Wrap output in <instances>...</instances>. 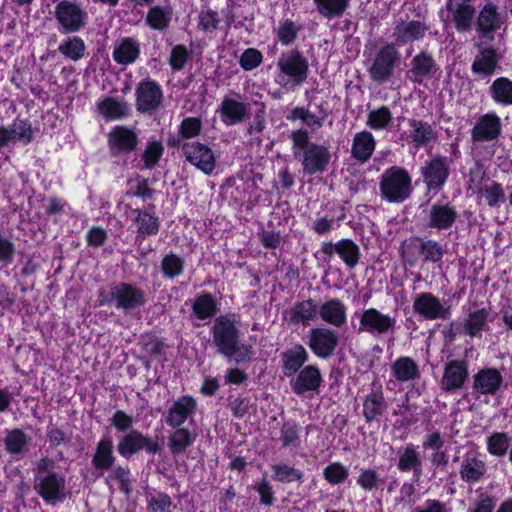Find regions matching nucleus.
Returning <instances> with one entry per match:
<instances>
[{"mask_svg": "<svg viewBox=\"0 0 512 512\" xmlns=\"http://www.w3.org/2000/svg\"><path fill=\"white\" fill-rule=\"evenodd\" d=\"M395 328V317L371 307L363 310L361 313L357 333L366 332L373 336H382L390 332L393 333Z\"/></svg>", "mask_w": 512, "mask_h": 512, "instance_id": "obj_15", "label": "nucleus"}, {"mask_svg": "<svg viewBox=\"0 0 512 512\" xmlns=\"http://www.w3.org/2000/svg\"><path fill=\"white\" fill-rule=\"evenodd\" d=\"M412 308L415 314L428 321L449 320L452 316V304L442 302L431 292L417 293Z\"/></svg>", "mask_w": 512, "mask_h": 512, "instance_id": "obj_10", "label": "nucleus"}, {"mask_svg": "<svg viewBox=\"0 0 512 512\" xmlns=\"http://www.w3.org/2000/svg\"><path fill=\"white\" fill-rule=\"evenodd\" d=\"M407 123L410 127L408 139L415 148H428L438 140V132L433 126L422 119L409 118Z\"/></svg>", "mask_w": 512, "mask_h": 512, "instance_id": "obj_26", "label": "nucleus"}, {"mask_svg": "<svg viewBox=\"0 0 512 512\" xmlns=\"http://www.w3.org/2000/svg\"><path fill=\"white\" fill-rule=\"evenodd\" d=\"M58 31L63 35L74 34L84 29L88 23L87 11L77 0H61L54 10Z\"/></svg>", "mask_w": 512, "mask_h": 512, "instance_id": "obj_4", "label": "nucleus"}, {"mask_svg": "<svg viewBox=\"0 0 512 512\" xmlns=\"http://www.w3.org/2000/svg\"><path fill=\"white\" fill-rule=\"evenodd\" d=\"M197 402L191 395L180 396L168 409L165 422L172 428L182 426L195 413Z\"/></svg>", "mask_w": 512, "mask_h": 512, "instance_id": "obj_28", "label": "nucleus"}, {"mask_svg": "<svg viewBox=\"0 0 512 512\" xmlns=\"http://www.w3.org/2000/svg\"><path fill=\"white\" fill-rule=\"evenodd\" d=\"M98 111L106 121L123 119L130 113L128 104L115 97H105L98 103Z\"/></svg>", "mask_w": 512, "mask_h": 512, "instance_id": "obj_47", "label": "nucleus"}, {"mask_svg": "<svg viewBox=\"0 0 512 512\" xmlns=\"http://www.w3.org/2000/svg\"><path fill=\"white\" fill-rule=\"evenodd\" d=\"M457 218L458 212L451 203L437 202L430 206L425 225L431 230L446 231L453 227Z\"/></svg>", "mask_w": 512, "mask_h": 512, "instance_id": "obj_23", "label": "nucleus"}, {"mask_svg": "<svg viewBox=\"0 0 512 512\" xmlns=\"http://www.w3.org/2000/svg\"><path fill=\"white\" fill-rule=\"evenodd\" d=\"M498 63L497 50L493 46L485 47L480 49L479 54L475 57L471 70L473 74L489 77L496 72Z\"/></svg>", "mask_w": 512, "mask_h": 512, "instance_id": "obj_37", "label": "nucleus"}, {"mask_svg": "<svg viewBox=\"0 0 512 512\" xmlns=\"http://www.w3.org/2000/svg\"><path fill=\"white\" fill-rule=\"evenodd\" d=\"M309 353L301 343H295L281 353V369L285 377L295 376L308 362Z\"/></svg>", "mask_w": 512, "mask_h": 512, "instance_id": "obj_29", "label": "nucleus"}, {"mask_svg": "<svg viewBox=\"0 0 512 512\" xmlns=\"http://www.w3.org/2000/svg\"><path fill=\"white\" fill-rule=\"evenodd\" d=\"M217 112L226 126H233L249 117V106L244 102L224 97Z\"/></svg>", "mask_w": 512, "mask_h": 512, "instance_id": "obj_33", "label": "nucleus"}, {"mask_svg": "<svg viewBox=\"0 0 512 512\" xmlns=\"http://www.w3.org/2000/svg\"><path fill=\"white\" fill-rule=\"evenodd\" d=\"M439 69L434 57L427 51H420L411 60V68L407 72L408 78L415 84H422Z\"/></svg>", "mask_w": 512, "mask_h": 512, "instance_id": "obj_27", "label": "nucleus"}, {"mask_svg": "<svg viewBox=\"0 0 512 512\" xmlns=\"http://www.w3.org/2000/svg\"><path fill=\"white\" fill-rule=\"evenodd\" d=\"M487 472V466L476 453L466 452L460 466V477L469 485L480 482Z\"/></svg>", "mask_w": 512, "mask_h": 512, "instance_id": "obj_35", "label": "nucleus"}, {"mask_svg": "<svg viewBox=\"0 0 512 512\" xmlns=\"http://www.w3.org/2000/svg\"><path fill=\"white\" fill-rule=\"evenodd\" d=\"M116 462L113 439L110 435H103L96 444L91 464L98 476L110 471Z\"/></svg>", "mask_w": 512, "mask_h": 512, "instance_id": "obj_25", "label": "nucleus"}, {"mask_svg": "<svg viewBox=\"0 0 512 512\" xmlns=\"http://www.w3.org/2000/svg\"><path fill=\"white\" fill-rule=\"evenodd\" d=\"M294 158L301 161L307 175L324 173L331 161V152L325 145L312 142L308 130L304 128L291 132Z\"/></svg>", "mask_w": 512, "mask_h": 512, "instance_id": "obj_1", "label": "nucleus"}, {"mask_svg": "<svg viewBox=\"0 0 512 512\" xmlns=\"http://www.w3.org/2000/svg\"><path fill=\"white\" fill-rule=\"evenodd\" d=\"M219 302L210 292H202L195 296L192 304V314L200 321L214 318L219 312Z\"/></svg>", "mask_w": 512, "mask_h": 512, "instance_id": "obj_38", "label": "nucleus"}, {"mask_svg": "<svg viewBox=\"0 0 512 512\" xmlns=\"http://www.w3.org/2000/svg\"><path fill=\"white\" fill-rule=\"evenodd\" d=\"M452 160L445 155H434L424 162L420 175L426 191L434 195L441 192L451 175Z\"/></svg>", "mask_w": 512, "mask_h": 512, "instance_id": "obj_5", "label": "nucleus"}, {"mask_svg": "<svg viewBox=\"0 0 512 512\" xmlns=\"http://www.w3.org/2000/svg\"><path fill=\"white\" fill-rule=\"evenodd\" d=\"M510 443L511 438L506 432H494L487 437L486 449L490 455L502 457L508 452Z\"/></svg>", "mask_w": 512, "mask_h": 512, "instance_id": "obj_58", "label": "nucleus"}, {"mask_svg": "<svg viewBox=\"0 0 512 512\" xmlns=\"http://www.w3.org/2000/svg\"><path fill=\"white\" fill-rule=\"evenodd\" d=\"M393 122V115L386 105L371 110L367 117V126L372 130L379 131L388 128Z\"/></svg>", "mask_w": 512, "mask_h": 512, "instance_id": "obj_57", "label": "nucleus"}, {"mask_svg": "<svg viewBox=\"0 0 512 512\" xmlns=\"http://www.w3.org/2000/svg\"><path fill=\"white\" fill-rule=\"evenodd\" d=\"M155 205L149 203L145 208L131 209L132 221L136 224L135 242L141 244L146 237L155 236L160 230V219L155 212Z\"/></svg>", "mask_w": 512, "mask_h": 512, "instance_id": "obj_20", "label": "nucleus"}, {"mask_svg": "<svg viewBox=\"0 0 512 512\" xmlns=\"http://www.w3.org/2000/svg\"><path fill=\"white\" fill-rule=\"evenodd\" d=\"M379 192L388 203H404L413 192L412 176L403 166H390L379 177Z\"/></svg>", "mask_w": 512, "mask_h": 512, "instance_id": "obj_3", "label": "nucleus"}, {"mask_svg": "<svg viewBox=\"0 0 512 512\" xmlns=\"http://www.w3.org/2000/svg\"><path fill=\"white\" fill-rule=\"evenodd\" d=\"M210 334L216 351L223 357L232 359V353L240 339V330L235 321L226 315L216 317Z\"/></svg>", "mask_w": 512, "mask_h": 512, "instance_id": "obj_6", "label": "nucleus"}, {"mask_svg": "<svg viewBox=\"0 0 512 512\" xmlns=\"http://www.w3.org/2000/svg\"><path fill=\"white\" fill-rule=\"evenodd\" d=\"M160 269L164 278H177L185 270V260L180 255L171 251L162 257Z\"/></svg>", "mask_w": 512, "mask_h": 512, "instance_id": "obj_53", "label": "nucleus"}, {"mask_svg": "<svg viewBox=\"0 0 512 512\" xmlns=\"http://www.w3.org/2000/svg\"><path fill=\"white\" fill-rule=\"evenodd\" d=\"M174 429L168 439V447L173 455H180L194 444L197 435L181 426Z\"/></svg>", "mask_w": 512, "mask_h": 512, "instance_id": "obj_50", "label": "nucleus"}, {"mask_svg": "<svg viewBox=\"0 0 512 512\" xmlns=\"http://www.w3.org/2000/svg\"><path fill=\"white\" fill-rule=\"evenodd\" d=\"M318 309L317 302L312 298L297 301L290 309L289 321L294 325H308L318 315Z\"/></svg>", "mask_w": 512, "mask_h": 512, "instance_id": "obj_42", "label": "nucleus"}, {"mask_svg": "<svg viewBox=\"0 0 512 512\" xmlns=\"http://www.w3.org/2000/svg\"><path fill=\"white\" fill-rule=\"evenodd\" d=\"M277 69L282 76L288 78L292 86L303 84L310 72L307 57L297 48L281 53L277 61Z\"/></svg>", "mask_w": 512, "mask_h": 512, "instance_id": "obj_8", "label": "nucleus"}, {"mask_svg": "<svg viewBox=\"0 0 512 512\" xmlns=\"http://www.w3.org/2000/svg\"><path fill=\"white\" fill-rule=\"evenodd\" d=\"M317 12L326 19L340 18L349 7V0H313Z\"/></svg>", "mask_w": 512, "mask_h": 512, "instance_id": "obj_54", "label": "nucleus"}, {"mask_svg": "<svg viewBox=\"0 0 512 512\" xmlns=\"http://www.w3.org/2000/svg\"><path fill=\"white\" fill-rule=\"evenodd\" d=\"M387 403L381 385L373 387L363 400L362 415L366 423L379 421L386 413Z\"/></svg>", "mask_w": 512, "mask_h": 512, "instance_id": "obj_31", "label": "nucleus"}, {"mask_svg": "<svg viewBox=\"0 0 512 512\" xmlns=\"http://www.w3.org/2000/svg\"><path fill=\"white\" fill-rule=\"evenodd\" d=\"M324 380L317 364L304 366L295 376L290 378L289 384L294 394L307 396L319 393Z\"/></svg>", "mask_w": 512, "mask_h": 512, "instance_id": "obj_18", "label": "nucleus"}, {"mask_svg": "<svg viewBox=\"0 0 512 512\" xmlns=\"http://www.w3.org/2000/svg\"><path fill=\"white\" fill-rule=\"evenodd\" d=\"M428 29L429 27L425 23L411 20L405 25H397L394 28L393 37L398 44H406L410 41L422 39Z\"/></svg>", "mask_w": 512, "mask_h": 512, "instance_id": "obj_43", "label": "nucleus"}, {"mask_svg": "<svg viewBox=\"0 0 512 512\" xmlns=\"http://www.w3.org/2000/svg\"><path fill=\"white\" fill-rule=\"evenodd\" d=\"M140 45L134 38H124L113 50V60L119 65H131L140 56Z\"/></svg>", "mask_w": 512, "mask_h": 512, "instance_id": "obj_44", "label": "nucleus"}, {"mask_svg": "<svg viewBox=\"0 0 512 512\" xmlns=\"http://www.w3.org/2000/svg\"><path fill=\"white\" fill-rule=\"evenodd\" d=\"M164 154V146L160 140H149L142 153L143 168L154 169Z\"/></svg>", "mask_w": 512, "mask_h": 512, "instance_id": "obj_59", "label": "nucleus"}, {"mask_svg": "<svg viewBox=\"0 0 512 512\" xmlns=\"http://www.w3.org/2000/svg\"><path fill=\"white\" fill-rule=\"evenodd\" d=\"M418 254L423 264H441L445 254L443 245L434 239H419Z\"/></svg>", "mask_w": 512, "mask_h": 512, "instance_id": "obj_49", "label": "nucleus"}, {"mask_svg": "<svg viewBox=\"0 0 512 512\" xmlns=\"http://www.w3.org/2000/svg\"><path fill=\"white\" fill-rule=\"evenodd\" d=\"M65 478L52 471L43 476L35 477L34 489L48 504L55 505L64 500Z\"/></svg>", "mask_w": 512, "mask_h": 512, "instance_id": "obj_21", "label": "nucleus"}, {"mask_svg": "<svg viewBox=\"0 0 512 512\" xmlns=\"http://www.w3.org/2000/svg\"><path fill=\"white\" fill-rule=\"evenodd\" d=\"M17 140L24 145L34 140V129L28 119L16 118L10 126L0 125V151Z\"/></svg>", "mask_w": 512, "mask_h": 512, "instance_id": "obj_24", "label": "nucleus"}, {"mask_svg": "<svg viewBox=\"0 0 512 512\" xmlns=\"http://www.w3.org/2000/svg\"><path fill=\"white\" fill-rule=\"evenodd\" d=\"M349 476L348 468L341 462H331L323 470V478L331 485H339Z\"/></svg>", "mask_w": 512, "mask_h": 512, "instance_id": "obj_64", "label": "nucleus"}, {"mask_svg": "<svg viewBox=\"0 0 512 512\" xmlns=\"http://www.w3.org/2000/svg\"><path fill=\"white\" fill-rule=\"evenodd\" d=\"M306 344L317 358L329 359L339 345V335L332 328L315 327L310 329Z\"/></svg>", "mask_w": 512, "mask_h": 512, "instance_id": "obj_14", "label": "nucleus"}, {"mask_svg": "<svg viewBox=\"0 0 512 512\" xmlns=\"http://www.w3.org/2000/svg\"><path fill=\"white\" fill-rule=\"evenodd\" d=\"M173 7L170 4L161 6L155 5L149 8L145 22L153 30H166L172 20Z\"/></svg>", "mask_w": 512, "mask_h": 512, "instance_id": "obj_46", "label": "nucleus"}, {"mask_svg": "<svg viewBox=\"0 0 512 512\" xmlns=\"http://www.w3.org/2000/svg\"><path fill=\"white\" fill-rule=\"evenodd\" d=\"M202 128V121L199 117H185L178 126V133L169 134L167 146L170 149L179 148L185 141L198 137Z\"/></svg>", "mask_w": 512, "mask_h": 512, "instance_id": "obj_34", "label": "nucleus"}, {"mask_svg": "<svg viewBox=\"0 0 512 512\" xmlns=\"http://www.w3.org/2000/svg\"><path fill=\"white\" fill-rule=\"evenodd\" d=\"M137 131L130 126L115 125L107 134V147L112 158H124L138 149Z\"/></svg>", "mask_w": 512, "mask_h": 512, "instance_id": "obj_9", "label": "nucleus"}, {"mask_svg": "<svg viewBox=\"0 0 512 512\" xmlns=\"http://www.w3.org/2000/svg\"><path fill=\"white\" fill-rule=\"evenodd\" d=\"M500 133V118L495 113H487L477 120L472 128L471 138L474 142H490L496 140Z\"/></svg>", "mask_w": 512, "mask_h": 512, "instance_id": "obj_30", "label": "nucleus"}, {"mask_svg": "<svg viewBox=\"0 0 512 512\" xmlns=\"http://www.w3.org/2000/svg\"><path fill=\"white\" fill-rule=\"evenodd\" d=\"M5 451L13 457L25 453L30 444L31 437L20 428L7 429L3 439Z\"/></svg>", "mask_w": 512, "mask_h": 512, "instance_id": "obj_40", "label": "nucleus"}, {"mask_svg": "<svg viewBox=\"0 0 512 512\" xmlns=\"http://www.w3.org/2000/svg\"><path fill=\"white\" fill-rule=\"evenodd\" d=\"M490 310L482 307L468 313L463 321L464 335L470 338L481 339L483 332L490 331Z\"/></svg>", "mask_w": 512, "mask_h": 512, "instance_id": "obj_36", "label": "nucleus"}, {"mask_svg": "<svg viewBox=\"0 0 512 512\" xmlns=\"http://www.w3.org/2000/svg\"><path fill=\"white\" fill-rule=\"evenodd\" d=\"M185 160L206 175H211L216 168L213 150L200 141H185L179 147Z\"/></svg>", "mask_w": 512, "mask_h": 512, "instance_id": "obj_13", "label": "nucleus"}, {"mask_svg": "<svg viewBox=\"0 0 512 512\" xmlns=\"http://www.w3.org/2000/svg\"><path fill=\"white\" fill-rule=\"evenodd\" d=\"M319 252L325 255V260H330L334 254H337L350 269L358 264L361 256L359 246L348 238H342L336 243L323 242Z\"/></svg>", "mask_w": 512, "mask_h": 512, "instance_id": "obj_22", "label": "nucleus"}, {"mask_svg": "<svg viewBox=\"0 0 512 512\" xmlns=\"http://www.w3.org/2000/svg\"><path fill=\"white\" fill-rule=\"evenodd\" d=\"M376 148L374 136L369 131H361L355 134L353 138L351 154L354 159L360 162L368 161Z\"/></svg>", "mask_w": 512, "mask_h": 512, "instance_id": "obj_41", "label": "nucleus"}, {"mask_svg": "<svg viewBox=\"0 0 512 512\" xmlns=\"http://www.w3.org/2000/svg\"><path fill=\"white\" fill-rule=\"evenodd\" d=\"M161 85L154 79H142L135 89V107L139 113L151 114L157 111L163 102Z\"/></svg>", "mask_w": 512, "mask_h": 512, "instance_id": "obj_12", "label": "nucleus"}, {"mask_svg": "<svg viewBox=\"0 0 512 512\" xmlns=\"http://www.w3.org/2000/svg\"><path fill=\"white\" fill-rule=\"evenodd\" d=\"M503 19L498 6L487 1L475 17L474 27L480 39L494 40V34L502 27Z\"/></svg>", "mask_w": 512, "mask_h": 512, "instance_id": "obj_16", "label": "nucleus"}, {"mask_svg": "<svg viewBox=\"0 0 512 512\" xmlns=\"http://www.w3.org/2000/svg\"><path fill=\"white\" fill-rule=\"evenodd\" d=\"M504 377L495 367H483L472 376V394L476 399L481 396H494L503 387Z\"/></svg>", "mask_w": 512, "mask_h": 512, "instance_id": "obj_17", "label": "nucleus"}, {"mask_svg": "<svg viewBox=\"0 0 512 512\" xmlns=\"http://www.w3.org/2000/svg\"><path fill=\"white\" fill-rule=\"evenodd\" d=\"M320 319L335 328H341L347 322V307L339 298H330L318 309Z\"/></svg>", "mask_w": 512, "mask_h": 512, "instance_id": "obj_32", "label": "nucleus"}, {"mask_svg": "<svg viewBox=\"0 0 512 512\" xmlns=\"http://www.w3.org/2000/svg\"><path fill=\"white\" fill-rule=\"evenodd\" d=\"M468 379V361L465 359H453L445 363L440 386L444 392L451 393L463 389Z\"/></svg>", "mask_w": 512, "mask_h": 512, "instance_id": "obj_19", "label": "nucleus"}, {"mask_svg": "<svg viewBox=\"0 0 512 512\" xmlns=\"http://www.w3.org/2000/svg\"><path fill=\"white\" fill-rule=\"evenodd\" d=\"M475 14L476 9L472 4L458 3L452 14L455 30L458 33L469 32L475 22Z\"/></svg>", "mask_w": 512, "mask_h": 512, "instance_id": "obj_48", "label": "nucleus"}, {"mask_svg": "<svg viewBox=\"0 0 512 512\" xmlns=\"http://www.w3.org/2000/svg\"><path fill=\"white\" fill-rule=\"evenodd\" d=\"M489 93L497 104L512 105V81L509 78L503 76L496 78L489 88Z\"/></svg>", "mask_w": 512, "mask_h": 512, "instance_id": "obj_51", "label": "nucleus"}, {"mask_svg": "<svg viewBox=\"0 0 512 512\" xmlns=\"http://www.w3.org/2000/svg\"><path fill=\"white\" fill-rule=\"evenodd\" d=\"M272 478L280 483L302 482L304 474L300 469L287 464H274L271 466Z\"/></svg>", "mask_w": 512, "mask_h": 512, "instance_id": "obj_60", "label": "nucleus"}, {"mask_svg": "<svg viewBox=\"0 0 512 512\" xmlns=\"http://www.w3.org/2000/svg\"><path fill=\"white\" fill-rule=\"evenodd\" d=\"M391 373L398 382H409L420 378L417 362L409 356L398 357L391 365Z\"/></svg>", "mask_w": 512, "mask_h": 512, "instance_id": "obj_39", "label": "nucleus"}, {"mask_svg": "<svg viewBox=\"0 0 512 512\" xmlns=\"http://www.w3.org/2000/svg\"><path fill=\"white\" fill-rule=\"evenodd\" d=\"M280 441L285 448H297L300 446V427L295 421L289 420L282 424L280 428Z\"/></svg>", "mask_w": 512, "mask_h": 512, "instance_id": "obj_61", "label": "nucleus"}, {"mask_svg": "<svg viewBox=\"0 0 512 512\" xmlns=\"http://www.w3.org/2000/svg\"><path fill=\"white\" fill-rule=\"evenodd\" d=\"M328 114L329 112H325L324 116H317L314 113L310 112L309 109L297 106L286 115V119L292 122L296 120H301L308 127L319 129L323 126L324 119L328 116Z\"/></svg>", "mask_w": 512, "mask_h": 512, "instance_id": "obj_55", "label": "nucleus"}, {"mask_svg": "<svg viewBox=\"0 0 512 512\" xmlns=\"http://www.w3.org/2000/svg\"><path fill=\"white\" fill-rule=\"evenodd\" d=\"M161 449V444L156 438L144 434L138 429L125 433L119 438L117 443L118 454L126 460L142 451H145L148 455L155 456Z\"/></svg>", "mask_w": 512, "mask_h": 512, "instance_id": "obj_7", "label": "nucleus"}, {"mask_svg": "<svg viewBox=\"0 0 512 512\" xmlns=\"http://www.w3.org/2000/svg\"><path fill=\"white\" fill-rule=\"evenodd\" d=\"M147 302L145 291L135 283L112 282L99 288L97 306H110L129 314L143 307Z\"/></svg>", "mask_w": 512, "mask_h": 512, "instance_id": "obj_2", "label": "nucleus"}, {"mask_svg": "<svg viewBox=\"0 0 512 512\" xmlns=\"http://www.w3.org/2000/svg\"><path fill=\"white\" fill-rule=\"evenodd\" d=\"M131 471L128 466L115 465L110 470V474L106 481H117L119 483V490L128 495L132 491V479L130 478Z\"/></svg>", "mask_w": 512, "mask_h": 512, "instance_id": "obj_62", "label": "nucleus"}, {"mask_svg": "<svg viewBox=\"0 0 512 512\" xmlns=\"http://www.w3.org/2000/svg\"><path fill=\"white\" fill-rule=\"evenodd\" d=\"M384 482L377 470L372 468H363L356 479L357 485L366 492L377 490Z\"/></svg>", "mask_w": 512, "mask_h": 512, "instance_id": "obj_63", "label": "nucleus"}, {"mask_svg": "<svg viewBox=\"0 0 512 512\" xmlns=\"http://www.w3.org/2000/svg\"><path fill=\"white\" fill-rule=\"evenodd\" d=\"M58 51L65 58L76 62L85 56L86 44L80 36L67 37L58 46Z\"/></svg>", "mask_w": 512, "mask_h": 512, "instance_id": "obj_52", "label": "nucleus"}, {"mask_svg": "<svg viewBox=\"0 0 512 512\" xmlns=\"http://www.w3.org/2000/svg\"><path fill=\"white\" fill-rule=\"evenodd\" d=\"M399 57V51L394 43L383 45L376 53L373 63L368 69L370 78L378 84L389 81L393 76Z\"/></svg>", "mask_w": 512, "mask_h": 512, "instance_id": "obj_11", "label": "nucleus"}, {"mask_svg": "<svg viewBox=\"0 0 512 512\" xmlns=\"http://www.w3.org/2000/svg\"><path fill=\"white\" fill-rule=\"evenodd\" d=\"M417 449L418 446L408 443L399 455L397 469L400 472L413 471L418 478L422 472V459Z\"/></svg>", "mask_w": 512, "mask_h": 512, "instance_id": "obj_45", "label": "nucleus"}, {"mask_svg": "<svg viewBox=\"0 0 512 512\" xmlns=\"http://www.w3.org/2000/svg\"><path fill=\"white\" fill-rule=\"evenodd\" d=\"M301 26L291 19H282L279 21L276 29L277 40L282 46H291L298 38Z\"/></svg>", "mask_w": 512, "mask_h": 512, "instance_id": "obj_56", "label": "nucleus"}]
</instances>
